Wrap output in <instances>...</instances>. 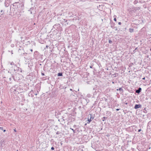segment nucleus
Masks as SVG:
<instances>
[{
	"instance_id": "obj_1",
	"label": "nucleus",
	"mask_w": 151,
	"mask_h": 151,
	"mask_svg": "<svg viewBox=\"0 0 151 151\" xmlns=\"http://www.w3.org/2000/svg\"><path fill=\"white\" fill-rule=\"evenodd\" d=\"M13 5H17L19 11L22 10L24 9V4L23 3H19V2H16L14 3Z\"/></svg>"
},
{
	"instance_id": "obj_2",
	"label": "nucleus",
	"mask_w": 151,
	"mask_h": 151,
	"mask_svg": "<svg viewBox=\"0 0 151 151\" xmlns=\"http://www.w3.org/2000/svg\"><path fill=\"white\" fill-rule=\"evenodd\" d=\"M93 119V115L92 114H89L88 116V121L87 123L89 124Z\"/></svg>"
},
{
	"instance_id": "obj_3",
	"label": "nucleus",
	"mask_w": 151,
	"mask_h": 151,
	"mask_svg": "<svg viewBox=\"0 0 151 151\" xmlns=\"http://www.w3.org/2000/svg\"><path fill=\"white\" fill-rule=\"evenodd\" d=\"M12 0H5V4L6 6H8L11 3Z\"/></svg>"
},
{
	"instance_id": "obj_4",
	"label": "nucleus",
	"mask_w": 151,
	"mask_h": 151,
	"mask_svg": "<svg viewBox=\"0 0 151 151\" xmlns=\"http://www.w3.org/2000/svg\"><path fill=\"white\" fill-rule=\"evenodd\" d=\"M141 107H142V105L140 104H136L135 105L134 108L135 109H137L139 108H141Z\"/></svg>"
},
{
	"instance_id": "obj_5",
	"label": "nucleus",
	"mask_w": 151,
	"mask_h": 151,
	"mask_svg": "<svg viewBox=\"0 0 151 151\" xmlns=\"http://www.w3.org/2000/svg\"><path fill=\"white\" fill-rule=\"evenodd\" d=\"M34 92L33 90H31L30 92H29L28 93V96L29 97H33V94Z\"/></svg>"
},
{
	"instance_id": "obj_6",
	"label": "nucleus",
	"mask_w": 151,
	"mask_h": 151,
	"mask_svg": "<svg viewBox=\"0 0 151 151\" xmlns=\"http://www.w3.org/2000/svg\"><path fill=\"white\" fill-rule=\"evenodd\" d=\"M142 91V88L140 87H139L138 88V89L136 90L135 92L136 93L138 94H139Z\"/></svg>"
},
{
	"instance_id": "obj_7",
	"label": "nucleus",
	"mask_w": 151,
	"mask_h": 151,
	"mask_svg": "<svg viewBox=\"0 0 151 151\" xmlns=\"http://www.w3.org/2000/svg\"><path fill=\"white\" fill-rule=\"evenodd\" d=\"M5 140H1L0 142V149H1L2 147H3V143L5 142Z\"/></svg>"
},
{
	"instance_id": "obj_8",
	"label": "nucleus",
	"mask_w": 151,
	"mask_h": 151,
	"mask_svg": "<svg viewBox=\"0 0 151 151\" xmlns=\"http://www.w3.org/2000/svg\"><path fill=\"white\" fill-rule=\"evenodd\" d=\"M4 11L3 10H1L0 11V14H1L0 17H4Z\"/></svg>"
},
{
	"instance_id": "obj_9",
	"label": "nucleus",
	"mask_w": 151,
	"mask_h": 151,
	"mask_svg": "<svg viewBox=\"0 0 151 151\" xmlns=\"http://www.w3.org/2000/svg\"><path fill=\"white\" fill-rule=\"evenodd\" d=\"M34 9L33 7H31L30 8V9L29 10V11L30 12L31 14H32V10Z\"/></svg>"
},
{
	"instance_id": "obj_10",
	"label": "nucleus",
	"mask_w": 151,
	"mask_h": 151,
	"mask_svg": "<svg viewBox=\"0 0 151 151\" xmlns=\"http://www.w3.org/2000/svg\"><path fill=\"white\" fill-rule=\"evenodd\" d=\"M17 71L19 72L18 73H20L22 72V70L21 68H18V69L17 70Z\"/></svg>"
},
{
	"instance_id": "obj_11",
	"label": "nucleus",
	"mask_w": 151,
	"mask_h": 151,
	"mask_svg": "<svg viewBox=\"0 0 151 151\" xmlns=\"http://www.w3.org/2000/svg\"><path fill=\"white\" fill-rule=\"evenodd\" d=\"M116 90H119L120 91L122 92H123V90L122 88H120L119 89H117Z\"/></svg>"
},
{
	"instance_id": "obj_12",
	"label": "nucleus",
	"mask_w": 151,
	"mask_h": 151,
	"mask_svg": "<svg viewBox=\"0 0 151 151\" xmlns=\"http://www.w3.org/2000/svg\"><path fill=\"white\" fill-rule=\"evenodd\" d=\"M134 29L133 28H130L129 29V31L130 33H132L134 32Z\"/></svg>"
},
{
	"instance_id": "obj_13",
	"label": "nucleus",
	"mask_w": 151,
	"mask_h": 151,
	"mask_svg": "<svg viewBox=\"0 0 151 151\" xmlns=\"http://www.w3.org/2000/svg\"><path fill=\"white\" fill-rule=\"evenodd\" d=\"M108 118L107 117H104L102 118V119L103 121H105L106 119H107Z\"/></svg>"
},
{
	"instance_id": "obj_14",
	"label": "nucleus",
	"mask_w": 151,
	"mask_h": 151,
	"mask_svg": "<svg viewBox=\"0 0 151 151\" xmlns=\"http://www.w3.org/2000/svg\"><path fill=\"white\" fill-rule=\"evenodd\" d=\"M58 76H63V73H59L58 74Z\"/></svg>"
},
{
	"instance_id": "obj_15",
	"label": "nucleus",
	"mask_w": 151,
	"mask_h": 151,
	"mask_svg": "<svg viewBox=\"0 0 151 151\" xmlns=\"http://www.w3.org/2000/svg\"><path fill=\"white\" fill-rule=\"evenodd\" d=\"M114 77H115L116 76H118V73H115L113 75Z\"/></svg>"
},
{
	"instance_id": "obj_16",
	"label": "nucleus",
	"mask_w": 151,
	"mask_h": 151,
	"mask_svg": "<svg viewBox=\"0 0 151 151\" xmlns=\"http://www.w3.org/2000/svg\"><path fill=\"white\" fill-rule=\"evenodd\" d=\"M114 23H112L111 24V27L112 28H113V27H114Z\"/></svg>"
},
{
	"instance_id": "obj_17",
	"label": "nucleus",
	"mask_w": 151,
	"mask_h": 151,
	"mask_svg": "<svg viewBox=\"0 0 151 151\" xmlns=\"http://www.w3.org/2000/svg\"><path fill=\"white\" fill-rule=\"evenodd\" d=\"M70 129H71L73 131V133H76L74 129H73L70 128Z\"/></svg>"
},
{
	"instance_id": "obj_18",
	"label": "nucleus",
	"mask_w": 151,
	"mask_h": 151,
	"mask_svg": "<svg viewBox=\"0 0 151 151\" xmlns=\"http://www.w3.org/2000/svg\"><path fill=\"white\" fill-rule=\"evenodd\" d=\"M109 43H112V41L111 40H109Z\"/></svg>"
},
{
	"instance_id": "obj_19",
	"label": "nucleus",
	"mask_w": 151,
	"mask_h": 151,
	"mask_svg": "<svg viewBox=\"0 0 151 151\" xmlns=\"http://www.w3.org/2000/svg\"><path fill=\"white\" fill-rule=\"evenodd\" d=\"M41 75H42V76H45V74H44V73H42V72H41Z\"/></svg>"
},
{
	"instance_id": "obj_20",
	"label": "nucleus",
	"mask_w": 151,
	"mask_h": 151,
	"mask_svg": "<svg viewBox=\"0 0 151 151\" xmlns=\"http://www.w3.org/2000/svg\"><path fill=\"white\" fill-rule=\"evenodd\" d=\"M0 129L2 130H3V127H0Z\"/></svg>"
},
{
	"instance_id": "obj_21",
	"label": "nucleus",
	"mask_w": 151,
	"mask_h": 151,
	"mask_svg": "<svg viewBox=\"0 0 151 151\" xmlns=\"http://www.w3.org/2000/svg\"><path fill=\"white\" fill-rule=\"evenodd\" d=\"M60 133V132H59L58 131V132H56V134H59Z\"/></svg>"
},
{
	"instance_id": "obj_22",
	"label": "nucleus",
	"mask_w": 151,
	"mask_h": 151,
	"mask_svg": "<svg viewBox=\"0 0 151 151\" xmlns=\"http://www.w3.org/2000/svg\"><path fill=\"white\" fill-rule=\"evenodd\" d=\"M51 149L52 150H54V148L53 147H52L51 148Z\"/></svg>"
},
{
	"instance_id": "obj_23",
	"label": "nucleus",
	"mask_w": 151,
	"mask_h": 151,
	"mask_svg": "<svg viewBox=\"0 0 151 151\" xmlns=\"http://www.w3.org/2000/svg\"><path fill=\"white\" fill-rule=\"evenodd\" d=\"M114 20L115 21H116V18H114Z\"/></svg>"
},
{
	"instance_id": "obj_24",
	"label": "nucleus",
	"mask_w": 151,
	"mask_h": 151,
	"mask_svg": "<svg viewBox=\"0 0 151 151\" xmlns=\"http://www.w3.org/2000/svg\"><path fill=\"white\" fill-rule=\"evenodd\" d=\"M11 46L12 47H13L14 46V45L13 44H12L11 45Z\"/></svg>"
},
{
	"instance_id": "obj_25",
	"label": "nucleus",
	"mask_w": 151,
	"mask_h": 151,
	"mask_svg": "<svg viewBox=\"0 0 151 151\" xmlns=\"http://www.w3.org/2000/svg\"><path fill=\"white\" fill-rule=\"evenodd\" d=\"M141 131V129H140L138 130V132H140Z\"/></svg>"
},
{
	"instance_id": "obj_26",
	"label": "nucleus",
	"mask_w": 151,
	"mask_h": 151,
	"mask_svg": "<svg viewBox=\"0 0 151 151\" xmlns=\"http://www.w3.org/2000/svg\"><path fill=\"white\" fill-rule=\"evenodd\" d=\"M118 24L119 25H121V22H119L118 23Z\"/></svg>"
},
{
	"instance_id": "obj_27",
	"label": "nucleus",
	"mask_w": 151,
	"mask_h": 151,
	"mask_svg": "<svg viewBox=\"0 0 151 151\" xmlns=\"http://www.w3.org/2000/svg\"><path fill=\"white\" fill-rule=\"evenodd\" d=\"M119 109H116V110L117 111H119Z\"/></svg>"
},
{
	"instance_id": "obj_28",
	"label": "nucleus",
	"mask_w": 151,
	"mask_h": 151,
	"mask_svg": "<svg viewBox=\"0 0 151 151\" xmlns=\"http://www.w3.org/2000/svg\"><path fill=\"white\" fill-rule=\"evenodd\" d=\"M13 64H14V63H13V62H11V63H10V64H11V65H12Z\"/></svg>"
},
{
	"instance_id": "obj_29",
	"label": "nucleus",
	"mask_w": 151,
	"mask_h": 151,
	"mask_svg": "<svg viewBox=\"0 0 151 151\" xmlns=\"http://www.w3.org/2000/svg\"><path fill=\"white\" fill-rule=\"evenodd\" d=\"M48 47H49V46H48V45H47L46 46V48H48Z\"/></svg>"
},
{
	"instance_id": "obj_30",
	"label": "nucleus",
	"mask_w": 151,
	"mask_h": 151,
	"mask_svg": "<svg viewBox=\"0 0 151 151\" xmlns=\"http://www.w3.org/2000/svg\"><path fill=\"white\" fill-rule=\"evenodd\" d=\"M64 21H65V22H66L67 21V20H66V19H63Z\"/></svg>"
},
{
	"instance_id": "obj_31",
	"label": "nucleus",
	"mask_w": 151,
	"mask_h": 151,
	"mask_svg": "<svg viewBox=\"0 0 151 151\" xmlns=\"http://www.w3.org/2000/svg\"><path fill=\"white\" fill-rule=\"evenodd\" d=\"M9 80H10V81H11V80H12V78H9Z\"/></svg>"
},
{
	"instance_id": "obj_32",
	"label": "nucleus",
	"mask_w": 151,
	"mask_h": 151,
	"mask_svg": "<svg viewBox=\"0 0 151 151\" xmlns=\"http://www.w3.org/2000/svg\"><path fill=\"white\" fill-rule=\"evenodd\" d=\"M145 78L144 77L143 78H142V80H145Z\"/></svg>"
},
{
	"instance_id": "obj_33",
	"label": "nucleus",
	"mask_w": 151,
	"mask_h": 151,
	"mask_svg": "<svg viewBox=\"0 0 151 151\" xmlns=\"http://www.w3.org/2000/svg\"><path fill=\"white\" fill-rule=\"evenodd\" d=\"M37 93H35V96H37Z\"/></svg>"
},
{
	"instance_id": "obj_34",
	"label": "nucleus",
	"mask_w": 151,
	"mask_h": 151,
	"mask_svg": "<svg viewBox=\"0 0 151 151\" xmlns=\"http://www.w3.org/2000/svg\"><path fill=\"white\" fill-rule=\"evenodd\" d=\"M76 127V126L75 125H74L73 126V127Z\"/></svg>"
},
{
	"instance_id": "obj_35",
	"label": "nucleus",
	"mask_w": 151,
	"mask_h": 151,
	"mask_svg": "<svg viewBox=\"0 0 151 151\" xmlns=\"http://www.w3.org/2000/svg\"><path fill=\"white\" fill-rule=\"evenodd\" d=\"M6 130L5 129H4V130H3V132H6Z\"/></svg>"
},
{
	"instance_id": "obj_36",
	"label": "nucleus",
	"mask_w": 151,
	"mask_h": 151,
	"mask_svg": "<svg viewBox=\"0 0 151 151\" xmlns=\"http://www.w3.org/2000/svg\"><path fill=\"white\" fill-rule=\"evenodd\" d=\"M90 68H92V66H90Z\"/></svg>"
},
{
	"instance_id": "obj_37",
	"label": "nucleus",
	"mask_w": 151,
	"mask_h": 151,
	"mask_svg": "<svg viewBox=\"0 0 151 151\" xmlns=\"http://www.w3.org/2000/svg\"><path fill=\"white\" fill-rule=\"evenodd\" d=\"M30 51H31L32 52L33 51V50L32 49H31L30 50Z\"/></svg>"
},
{
	"instance_id": "obj_38",
	"label": "nucleus",
	"mask_w": 151,
	"mask_h": 151,
	"mask_svg": "<svg viewBox=\"0 0 151 151\" xmlns=\"http://www.w3.org/2000/svg\"><path fill=\"white\" fill-rule=\"evenodd\" d=\"M137 47H136V48L135 49V50H137Z\"/></svg>"
},
{
	"instance_id": "obj_39",
	"label": "nucleus",
	"mask_w": 151,
	"mask_h": 151,
	"mask_svg": "<svg viewBox=\"0 0 151 151\" xmlns=\"http://www.w3.org/2000/svg\"><path fill=\"white\" fill-rule=\"evenodd\" d=\"M14 131L15 132H16V129H14Z\"/></svg>"
},
{
	"instance_id": "obj_40",
	"label": "nucleus",
	"mask_w": 151,
	"mask_h": 151,
	"mask_svg": "<svg viewBox=\"0 0 151 151\" xmlns=\"http://www.w3.org/2000/svg\"><path fill=\"white\" fill-rule=\"evenodd\" d=\"M105 101H106L107 100V99H105Z\"/></svg>"
},
{
	"instance_id": "obj_41",
	"label": "nucleus",
	"mask_w": 151,
	"mask_h": 151,
	"mask_svg": "<svg viewBox=\"0 0 151 151\" xmlns=\"http://www.w3.org/2000/svg\"><path fill=\"white\" fill-rule=\"evenodd\" d=\"M56 26V24L54 25V26H53V27H55V26Z\"/></svg>"
},
{
	"instance_id": "obj_42",
	"label": "nucleus",
	"mask_w": 151,
	"mask_h": 151,
	"mask_svg": "<svg viewBox=\"0 0 151 151\" xmlns=\"http://www.w3.org/2000/svg\"><path fill=\"white\" fill-rule=\"evenodd\" d=\"M135 3V1H134V4H136V3Z\"/></svg>"
},
{
	"instance_id": "obj_43",
	"label": "nucleus",
	"mask_w": 151,
	"mask_h": 151,
	"mask_svg": "<svg viewBox=\"0 0 151 151\" xmlns=\"http://www.w3.org/2000/svg\"><path fill=\"white\" fill-rule=\"evenodd\" d=\"M135 3V1H134V4H136V3Z\"/></svg>"
},
{
	"instance_id": "obj_44",
	"label": "nucleus",
	"mask_w": 151,
	"mask_h": 151,
	"mask_svg": "<svg viewBox=\"0 0 151 151\" xmlns=\"http://www.w3.org/2000/svg\"><path fill=\"white\" fill-rule=\"evenodd\" d=\"M12 77H13V79H14V77L13 76H12Z\"/></svg>"
},
{
	"instance_id": "obj_45",
	"label": "nucleus",
	"mask_w": 151,
	"mask_h": 151,
	"mask_svg": "<svg viewBox=\"0 0 151 151\" xmlns=\"http://www.w3.org/2000/svg\"><path fill=\"white\" fill-rule=\"evenodd\" d=\"M70 91H72V89H70Z\"/></svg>"
},
{
	"instance_id": "obj_46",
	"label": "nucleus",
	"mask_w": 151,
	"mask_h": 151,
	"mask_svg": "<svg viewBox=\"0 0 151 151\" xmlns=\"http://www.w3.org/2000/svg\"><path fill=\"white\" fill-rule=\"evenodd\" d=\"M150 50L151 51V48L150 49Z\"/></svg>"
},
{
	"instance_id": "obj_47",
	"label": "nucleus",
	"mask_w": 151,
	"mask_h": 151,
	"mask_svg": "<svg viewBox=\"0 0 151 151\" xmlns=\"http://www.w3.org/2000/svg\"><path fill=\"white\" fill-rule=\"evenodd\" d=\"M93 90H95V89H94V88H93Z\"/></svg>"
},
{
	"instance_id": "obj_48",
	"label": "nucleus",
	"mask_w": 151,
	"mask_h": 151,
	"mask_svg": "<svg viewBox=\"0 0 151 151\" xmlns=\"http://www.w3.org/2000/svg\"><path fill=\"white\" fill-rule=\"evenodd\" d=\"M30 1H31V2H32V0H30Z\"/></svg>"
},
{
	"instance_id": "obj_49",
	"label": "nucleus",
	"mask_w": 151,
	"mask_h": 151,
	"mask_svg": "<svg viewBox=\"0 0 151 151\" xmlns=\"http://www.w3.org/2000/svg\"><path fill=\"white\" fill-rule=\"evenodd\" d=\"M14 91H16L15 89H14Z\"/></svg>"
},
{
	"instance_id": "obj_50",
	"label": "nucleus",
	"mask_w": 151,
	"mask_h": 151,
	"mask_svg": "<svg viewBox=\"0 0 151 151\" xmlns=\"http://www.w3.org/2000/svg\"><path fill=\"white\" fill-rule=\"evenodd\" d=\"M147 58H148V56H147Z\"/></svg>"
}]
</instances>
